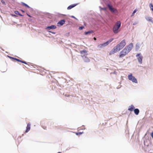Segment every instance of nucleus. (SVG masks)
I'll use <instances>...</instances> for the list:
<instances>
[{
  "label": "nucleus",
  "mask_w": 153,
  "mask_h": 153,
  "mask_svg": "<svg viewBox=\"0 0 153 153\" xmlns=\"http://www.w3.org/2000/svg\"><path fill=\"white\" fill-rule=\"evenodd\" d=\"M114 39L113 38H111L109 39V40H108L106 42H105L102 44H100L98 46V48H101L103 47L106 46L108 45L110 43L112 42L113 40Z\"/></svg>",
  "instance_id": "7ed1b4c3"
},
{
  "label": "nucleus",
  "mask_w": 153,
  "mask_h": 153,
  "mask_svg": "<svg viewBox=\"0 0 153 153\" xmlns=\"http://www.w3.org/2000/svg\"><path fill=\"white\" fill-rule=\"evenodd\" d=\"M134 106L133 105H131V106H129L128 108V110L130 111H132L134 110Z\"/></svg>",
  "instance_id": "dca6fc26"
},
{
  "label": "nucleus",
  "mask_w": 153,
  "mask_h": 153,
  "mask_svg": "<svg viewBox=\"0 0 153 153\" xmlns=\"http://www.w3.org/2000/svg\"><path fill=\"white\" fill-rule=\"evenodd\" d=\"M84 61L85 62H89L90 61V59L88 58L85 56L84 59Z\"/></svg>",
  "instance_id": "6ab92c4d"
},
{
  "label": "nucleus",
  "mask_w": 153,
  "mask_h": 153,
  "mask_svg": "<svg viewBox=\"0 0 153 153\" xmlns=\"http://www.w3.org/2000/svg\"><path fill=\"white\" fill-rule=\"evenodd\" d=\"M80 53L82 57L85 56L87 55V52L86 50H84L80 51Z\"/></svg>",
  "instance_id": "1a4fd4ad"
},
{
  "label": "nucleus",
  "mask_w": 153,
  "mask_h": 153,
  "mask_svg": "<svg viewBox=\"0 0 153 153\" xmlns=\"http://www.w3.org/2000/svg\"><path fill=\"white\" fill-rule=\"evenodd\" d=\"M22 4L24 6H25V7H27L28 8H29L30 7L27 4H26L25 3H22Z\"/></svg>",
  "instance_id": "5701e85b"
},
{
  "label": "nucleus",
  "mask_w": 153,
  "mask_h": 153,
  "mask_svg": "<svg viewBox=\"0 0 153 153\" xmlns=\"http://www.w3.org/2000/svg\"><path fill=\"white\" fill-rule=\"evenodd\" d=\"M137 9H135L133 11V13H132L131 15V17H132L133 16H134V14L135 13H136V12L137 11Z\"/></svg>",
  "instance_id": "4be33fe9"
},
{
  "label": "nucleus",
  "mask_w": 153,
  "mask_h": 153,
  "mask_svg": "<svg viewBox=\"0 0 153 153\" xmlns=\"http://www.w3.org/2000/svg\"><path fill=\"white\" fill-rule=\"evenodd\" d=\"M15 13L16 14H17V15H18L19 16H23V15H22L20 14L19 12L18 11H15Z\"/></svg>",
  "instance_id": "412c9836"
},
{
  "label": "nucleus",
  "mask_w": 153,
  "mask_h": 153,
  "mask_svg": "<svg viewBox=\"0 0 153 153\" xmlns=\"http://www.w3.org/2000/svg\"><path fill=\"white\" fill-rule=\"evenodd\" d=\"M77 5V4H71L69 6L68 8H67V9L68 10H70L71 9H72V8L74 7H75V6H76V5Z\"/></svg>",
  "instance_id": "4468645a"
},
{
  "label": "nucleus",
  "mask_w": 153,
  "mask_h": 153,
  "mask_svg": "<svg viewBox=\"0 0 153 153\" xmlns=\"http://www.w3.org/2000/svg\"><path fill=\"white\" fill-rule=\"evenodd\" d=\"M136 56L138 57L137 59L138 62L140 63L141 64L142 62L143 57L140 55V53H137L136 55Z\"/></svg>",
  "instance_id": "0eeeda50"
},
{
  "label": "nucleus",
  "mask_w": 153,
  "mask_h": 153,
  "mask_svg": "<svg viewBox=\"0 0 153 153\" xmlns=\"http://www.w3.org/2000/svg\"><path fill=\"white\" fill-rule=\"evenodd\" d=\"M149 7L151 10L153 12V5L152 4L150 3L149 4Z\"/></svg>",
  "instance_id": "aec40b11"
},
{
  "label": "nucleus",
  "mask_w": 153,
  "mask_h": 153,
  "mask_svg": "<svg viewBox=\"0 0 153 153\" xmlns=\"http://www.w3.org/2000/svg\"><path fill=\"white\" fill-rule=\"evenodd\" d=\"M12 58L14 60H15L16 61H18V62H21L22 63H24L25 64H27V63H26V62L25 61H21L18 59H16V58H13V57H12Z\"/></svg>",
  "instance_id": "9b49d317"
},
{
  "label": "nucleus",
  "mask_w": 153,
  "mask_h": 153,
  "mask_svg": "<svg viewBox=\"0 0 153 153\" xmlns=\"http://www.w3.org/2000/svg\"><path fill=\"white\" fill-rule=\"evenodd\" d=\"M48 32L50 33H51L53 34H55V32H52V31H49Z\"/></svg>",
  "instance_id": "bb28decb"
},
{
  "label": "nucleus",
  "mask_w": 153,
  "mask_h": 153,
  "mask_svg": "<svg viewBox=\"0 0 153 153\" xmlns=\"http://www.w3.org/2000/svg\"><path fill=\"white\" fill-rule=\"evenodd\" d=\"M133 47V44L131 43L128 45L127 46L120 52L118 59L119 62H122L124 61L125 59H123V57L128 53L131 51Z\"/></svg>",
  "instance_id": "f257e3e1"
},
{
  "label": "nucleus",
  "mask_w": 153,
  "mask_h": 153,
  "mask_svg": "<svg viewBox=\"0 0 153 153\" xmlns=\"http://www.w3.org/2000/svg\"><path fill=\"white\" fill-rule=\"evenodd\" d=\"M84 26H81V27H79V30H82L83 28H84Z\"/></svg>",
  "instance_id": "393cba45"
},
{
  "label": "nucleus",
  "mask_w": 153,
  "mask_h": 153,
  "mask_svg": "<svg viewBox=\"0 0 153 153\" xmlns=\"http://www.w3.org/2000/svg\"><path fill=\"white\" fill-rule=\"evenodd\" d=\"M94 33V31L93 30H90L88 32H84V34L85 35H87L88 34H89L91 33Z\"/></svg>",
  "instance_id": "f3484780"
},
{
  "label": "nucleus",
  "mask_w": 153,
  "mask_h": 153,
  "mask_svg": "<svg viewBox=\"0 0 153 153\" xmlns=\"http://www.w3.org/2000/svg\"><path fill=\"white\" fill-rule=\"evenodd\" d=\"M107 6L109 8V10L111 12L114 13L115 12H117V10L115 8H113L111 5L110 4H107Z\"/></svg>",
  "instance_id": "6e6552de"
},
{
  "label": "nucleus",
  "mask_w": 153,
  "mask_h": 153,
  "mask_svg": "<svg viewBox=\"0 0 153 153\" xmlns=\"http://www.w3.org/2000/svg\"><path fill=\"white\" fill-rule=\"evenodd\" d=\"M65 21L64 20H62L60 21L58 23V24L60 25H62L65 24Z\"/></svg>",
  "instance_id": "2eb2a0df"
},
{
  "label": "nucleus",
  "mask_w": 153,
  "mask_h": 153,
  "mask_svg": "<svg viewBox=\"0 0 153 153\" xmlns=\"http://www.w3.org/2000/svg\"><path fill=\"white\" fill-rule=\"evenodd\" d=\"M21 11L23 13H25V11L22 10H21Z\"/></svg>",
  "instance_id": "c756f323"
},
{
  "label": "nucleus",
  "mask_w": 153,
  "mask_h": 153,
  "mask_svg": "<svg viewBox=\"0 0 153 153\" xmlns=\"http://www.w3.org/2000/svg\"><path fill=\"white\" fill-rule=\"evenodd\" d=\"M126 44L125 40L123 39L122 41L119 44H117L116 46L119 51H120L126 45Z\"/></svg>",
  "instance_id": "20e7f679"
},
{
  "label": "nucleus",
  "mask_w": 153,
  "mask_h": 153,
  "mask_svg": "<svg viewBox=\"0 0 153 153\" xmlns=\"http://www.w3.org/2000/svg\"><path fill=\"white\" fill-rule=\"evenodd\" d=\"M134 113L137 115L138 114L139 112V110L138 109L136 108L134 110Z\"/></svg>",
  "instance_id": "a211bd4d"
},
{
  "label": "nucleus",
  "mask_w": 153,
  "mask_h": 153,
  "mask_svg": "<svg viewBox=\"0 0 153 153\" xmlns=\"http://www.w3.org/2000/svg\"><path fill=\"white\" fill-rule=\"evenodd\" d=\"M82 134V132H79L77 133H76V135H79L81 134Z\"/></svg>",
  "instance_id": "b1692460"
},
{
  "label": "nucleus",
  "mask_w": 153,
  "mask_h": 153,
  "mask_svg": "<svg viewBox=\"0 0 153 153\" xmlns=\"http://www.w3.org/2000/svg\"><path fill=\"white\" fill-rule=\"evenodd\" d=\"M56 26L54 25H52L50 26L47 27L46 28V29L47 30H49L51 29H55L56 28Z\"/></svg>",
  "instance_id": "f8f14e48"
},
{
  "label": "nucleus",
  "mask_w": 153,
  "mask_h": 153,
  "mask_svg": "<svg viewBox=\"0 0 153 153\" xmlns=\"http://www.w3.org/2000/svg\"><path fill=\"white\" fill-rule=\"evenodd\" d=\"M103 9H105V8H102Z\"/></svg>",
  "instance_id": "72a5a7b5"
},
{
  "label": "nucleus",
  "mask_w": 153,
  "mask_h": 153,
  "mask_svg": "<svg viewBox=\"0 0 153 153\" xmlns=\"http://www.w3.org/2000/svg\"><path fill=\"white\" fill-rule=\"evenodd\" d=\"M94 40H96V39H97L95 37H94Z\"/></svg>",
  "instance_id": "2f4dec72"
},
{
  "label": "nucleus",
  "mask_w": 153,
  "mask_h": 153,
  "mask_svg": "<svg viewBox=\"0 0 153 153\" xmlns=\"http://www.w3.org/2000/svg\"><path fill=\"white\" fill-rule=\"evenodd\" d=\"M120 26V21L117 22L113 28V31L114 33H117L120 31L119 28Z\"/></svg>",
  "instance_id": "f03ea898"
},
{
  "label": "nucleus",
  "mask_w": 153,
  "mask_h": 153,
  "mask_svg": "<svg viewBox=\"0 0 153 153\" xmlns=\"http://www.w3.org/2000/svg\"><path fill=\"white\" fill-rule=\"evenodd\" d=\"M72 18H75V17L74 16H72Z\"/></svg>",
  "instance_id": "473e14b6"
},
{
  "label": "nucleus",
  "mask_w": 153,
  "mask_h": 153,
  "mask_svg": "<svg viewBox=\"0 0 153 153\" xmlns=\"http://www.w3.org/2000/svg\"><path fill=\"white\" fill-rule=\"evenodd\" d=\"M1 2L2 3V4H4V5H5V2H4V0H1Z\"/></svg>",
  "instance_id": "a878e982"
},
{
  "label": "nucleus",
  "mask_w": 153,
  "mask_h": 153,
  "mask_svg": "<svg viewBox=\"0 0 153 153\" xmlns=\"http://www.w3.org/2000/svg\"><path fill=\"white\" fill-rule=\"evenodd\" d=\"M30 123L27 124V126L26 127V129L25 131L26 133L30 129Z\"/></svg>",
  "instance_id": "ddd939ff"
},
{
  "label": "nucleus",
  "mask_w": 153,
  "mask_h": 153,
  "mask_svg": "<svg viewBox=\"0 0 153 153\" xmlns=\"http://www.w3.org/2000/svg\"><path fill=\"white\" fill-rule=\"evenodd\" d=\"M27 16L30 17L31 18V16L30 15H28V14H27Z\"/></svg>",
  "instance_id": "7c9ffc66"
},
{
  "label": "nucleus",
  "mask_w": 153,
  "mask_h": 153,
  "mask_svg": "<svg viewBox=\"0 0 153 153\" xmlns=\"http://www.w3.org/2000/svg\"><path fill=\"white\" fill-rule=\"evenodd\" d=\"M119 51V50L117 47V46H116L110 51L109 54V55L113 54Z\"/></svg>",
  "instance_id": "423d86ee"
},
{
  "label": "nucleus",
  "mask_w": 153,
  "mask_h": 153,
  "mask_svg": "<svg viewBox=\"0 0 153 153\" xmlns=\"http://www.w3.org/2000/svg\"><path fill=\"white\" fill-rule=\"evenodd\" d=\"M146 19L148 21L150 22L153 23V18L151 17L146 16Z\"/></svg>",
  "instance_id": "9d476101"
},
{
  "label": "nucleus",
  "mask_w": 153,
  "mask_h": 153,
  "mask_svg": "<svg viewBox=\"0 0 153 153\" xmlns=\"http://www.w3.org/2000/svg\"><path fill=\"white\" fill-rule=\"evenodd\" d=\"M151 135L152 138L153 139V132H152L151 134Z\"/></svg>",
  "instance_id": "cd10ccee"
},
{
  "label": "nucleus",
  "mask_w": 153,
  "mask_h": 153,
  "mask_svg": "<svg viewBox=\"0 0 153 153\" xmlns=\"http://www.w3.org/2000/svg\"><path fill=\"white\" fill-rule=\"evenodd\" d=\"M128 79L129 80L135 83H137V79L134 77L132 76L131 74L128 75Z\"/></svg>",
  "instance_id": "39448f33"
},
{
  "label": "nucleus",
  "mask_w": 153,
  "mask_h": 153,
  "mask_svg": "<svg viewBox=\"0 0 153 153\" xmlns=\"http://www.w3.org/2000/svg\"><path fill=\"white\" fill-rule=\"evenodd\" d=\"M137 24V22H135L133 24V25H136V24Z\"/></svg>",
  "instance_id": "c85d7f7f"
}]
</instances>
